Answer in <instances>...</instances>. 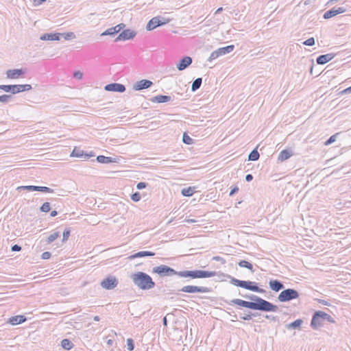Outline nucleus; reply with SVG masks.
I'll use <instances>...</instances> for the list:
<instances>
[{
	"label": "nucleus",
	"mask_w": 351,
	"mask_h": 351,
	"mask_svg": "<svg viewBox=\"0 0 351 351\" xmlns=\"http://www.w3.org/2000/svg\"><path fill=\"white\" fill-rule=\"evenodd\" d=\"M131 279L137 287L143 290H149L155 287V282L151 276L143 271L132 274Z\"/></svg>",
	"instance_id": "nucleus-3"
},
{
	"label": "nucleus",
	"mask_w": 351,
	"mask_h": 351,
	"mask_svg": "<svg viewBox=\"0 0 351 351\" xmlns=\"http://www.w3.org/2000/svg\"><path fill=\"white\" fill-rule=\"evenodd\" d=\"M269 286V288L275 292H278L284 289L283 283L279 280H270Z\"/></svg>",
	"instance_id": "nucleus-19"
},
{
	"label": "nucleus",
	"mask_w": 351,
	"mask_h": 351,
	"mask_svg": "<svg viewBox=\"0 0 351 351\" xmlns=\"http://www.w3.org/2000/svg\"><path fill=\"white\" fill-rule=\"evenodd\" d=\"M169 19H165L162 16H160V22L161 23V25H165L169 22Z\"/></svg>",
	"instance_id": "nucleus-53"
},
{
	"label": "nucleus",
	"mask_w": 351,
	"mask_h": 351,
	"mask_svg": "<svg viewBox=\"0 0 351 351\" xmlns=\"http://www.w3.org/2000/svg\"><path fill=\"white\" fill-rule=\"evenodd\" d=\"M147 186V183L144 182H140L137 184L136 188L138 190H141V189L146 188Z\"/></svg>",
	"instance_id": "nucleus-47"
},
{
	"label": "nucleus",
	"mask_w": 351,
	"mask_h": 351,
	"mask_svg": "<svg viewBox=\"0 0 351 351\" xmlns=\"http://www.w3.org/2000/svg\"><path fill=\"white\" fill-rule=\"evenodd\" d=\"M111 28H112V30L113 31L114 35H116L117 34H118L119 32H121L120 29H118L117 25L112 27Z\"/></svg>",
	"instance_id": "nucleus-58"
},
{
	"label": "nucleus",
	"mask_w": 351,
	"mask_h": 351,
	"mask_svg": "<svg viewBox=\"0 0 351 351\" xmlns=\"http://www.w3.org/2000/svg\"><path fill=\"white\" fill-rule=\"evenodd\" d=\"M186 221L188 223H195L196 221L195 219H186Z\"/></svg>",
	"instance_id": "nucleus-64"
},
{
	"label": "nucleus",
	"mask_w": 351,
	"mask_h": 351,
	"mask_svg": "<svg viewBox=\"0 0 351 351\" xmlns=\"http://www.w3.org/2000/svg\"><path fill=\"white\" fill-rule=\"evenodd\" d=\"M250 299V302L241 299H234L228 302L229 304H237L252 310H258L265 312H276L278 306L257 295H250L245 296Z\"/></svg>",
	"instance_id": "nucleus-2"
},
{
	"label": "nucleus",
	"mask_w": 351,
	"mask_h": 351,
	"mask_svg": "<svg viewBox=\"0 0 351 351\" xmlns=\"http://www.w3.org/2000/svg\"><path fill=\"white\" fill-rule=\"evenodd\" d=\"M303 323V320L301 319H298L286 325V328L287 330L291 329H300L301 326Z\"/></svg>",
	"instance_id": "nucleus-24"
},
{
	"label": "nucleus",
	"mask_w": 351,
	"mask_h": 351,
	"mask_svg": "<svg viewBox=\"0 0 351 351\" xmlns=\"http://www.w3.org/2000/svg\"><path fill=\"white\" fill-rule=\"evenodd\" d=\"M300 293L293 289H287L282 290L278 296V300L281 302H289L291 300L298 299Z\"/></svg>",
	"instance_id": "nucleus-6"
},
{
	"label": "nucleus",
	"mask_w": 351,
	"mask_h": 351,
	"mask_svg": "<svg viewBox=\"0 0 351 351\" xmlns=\"http://www.w3.org/2000/svg\"><path fill=\"white\" fill-rule=\"evenodd\" d=\"M127 348L130 351H132L134 349V342L131 338L127 339Z\"/></svg>",
	"instance_id": "nucleus-39"
},
{
	"label": "nucleus",
	"mask_w": 351,
	"mask_h": 351,
	"mask_svg": "<svg viewBox=\"0 0 351 351\" xmlns=\"http://www.w3.org/2000/svg\"><path fill=\"white\" fill-rule=\"evenodd\" d=\"M315 38L313 37L309 38L303 42V44L306 46H313L315 45Z\"/></svg>",
	"instance_id": "nucleus-41"
},
{
	"label": "nucleus",
	"mask_w": 351,
	"mask_h": 351,
	"mask_svg": "<svg viewBox=\"0 0 351 351\" xmlns=\"http://www.w3.org/2000/svg\"><path fill=\"white\" fill-rule=\"evenodd\" d=\"M11 250L12 252H19L21 250V247L17 244H15L14 245L12 246L11 247Z\"/></svg>",
	"instance_id": "nucleus-51"
},
{
	"label": "nucleus",
	"mask_w": 351,
	"mask_h": 351,
	"mask_svg": "<svg viewBox=\"0 0 351 351\" xmlns=\"http://www.w3.org/2000/svg\"><path fill=\"white\" fill-rule=\"evenodd\" d=\"M58 215V212L56 210H52L50 213L51 217H56Z\"/></svg>",
	"instance_id": "nucleus-61"
},
{
	"label": "nucleus",
	"mask_w": 351,
	"mask_h": 351,
	"mask_svg": "<svg viewBox=\"0 0 351 351\" xmlns=\"http://www.w3.org/2000/svg\"><path fill=\"white\" fill-rule=\"evenodd\" d=\"M96 160L99 163L103 164H109L111 162H115L116 160L115 158H113L112 157L105 156L103 155L98 156L96 158Z\"/></svg>",
	"instance_id": "nucleus-25"
},
{
	"label": "nucleus",
	"mask_w": 351,
	"mask_h": 351,
	"mask_svg": "<svg viewBox=\"0 0 351 351\" xmlns=\"http://www.w3.org/2000/svg\"><path fill=\"white\" fill-rule=\"evenodd\" d=\"M155 253L149 251H140L128 257L130 260H132L136 258H142L145 256H154Z\"/></svg>",
	"instance_id": "nucleus-21"
},
{
	"label": "nucleus",
	"mask_w": 351,
	"mask_h": 351,
	"mask_svg": "<svg viewBox=\"0 0 351 351\" xmlns=\"http://www.w3.org/2000/svg\"><path fill=\"white\" fill-rule=\"evenodd\" d=\"M104 90L110 92L123 93L125 90V86L122 84L111 83L106 85Z\"/></svg>",
	"instance_id": "nucleus-12"
},
{
	"label": "nucleus",
	"mask_w": 351,
	"mask_h": 351,
	"mask_svg": "<svg viewBox=\"0 0 351 351\" xmlns=\"http://www.w3.org/2000/svg\"><path fill=\"white\" fill-rule=\"evenodd\" d=\"M60 236L59 234V232H53L52 234H51L48 237L47 239H46V243L47 244H49L51 243H52L53 241H54L58 237Z\"/></svg>",
	"instance_id": "nucleus-34"
},
{
	"label": "nucleus",
	"mask_w": 351,
	"mask_h": 351,
	"mask_svg": "<svg viewBox=\"0 0 351 351\" xmlns=\"http://www.w3.org/2000/svg\"><path fill=\"white\" fill-rule=\"evenodd\" d=\"M136 35V32L130 29H125L121 32L119 36L115 38L114 41H125L128 40L133 39Z\"/></svg>",
	"instance_id": "nucleus-10"
},
{
	"label": "nucleus",
	"mask_w": 351,
	"mask_h": 351,
	"mask_svg": "<svg viewBox=\"0 0 351 351\" xmlns=\"http://www.w3.org/2000/svg\"><path fill=\"white\" fill-rule=\"evenodd\" d=\"M47 0H34V3L36 5H40Z\"/></svg>",
	"instance_id": "nucleus-56"
},
{
	"label": "nucleus",
	"mask_w": 351,
	"mask_h": 351,
	"mask_svg": "<svg viewBox=\"0 0 351 351\" xmlns=\"http://www.w3.org/2000/svg\"><path fill=\"white\" fill-rule=\"evenodd\" d=\"M252 316H255V314L250 313L247 315H244L243 317H241V319H242L243 320L248 321V320H250L252 319Z\"/></svg>",
	"instance_id": "nucleus-49"
},
{
	"label": "nucleus",
	"mask_w": 351,
	"mask_h": 351,
	"mask_svg": "<svg viewBox=\"0 0 351 351\" xmlns=\"http://www.w3.org/2000/svg\"><path fill=\"white\" fill-rule=\"evenodd\" d=\"M162 323H163V325L164 326H167V317H165L162 319Z\"/></svg>",
	"instance_id": "nucleus-63"
},
{
	"label": "nucleus",
	"mask_w": 351,
	"mask_h": 351,
	"mask_svg": "<svg viewBox=\"0 0 351 351\" xmlns=\"http://www.w3.org/2000/svg\"><path fill=\"white\" fill-rule=\"evenodd\" d=\"M222 10H223V8H221H221H219L215 11V14H219L221 12H222Z\"/></svg>",
	"instance_id": "nucleus-62"
},
{
	"label": "nucleus",
	"mask_w": 351,
	"mask_h": 351,
	"mask_svg": "<svg viewBox=\"0 0 351 351\" xmlns=\"http://www.w3.org/2000/svg\"><path fill=\"white\" fill-rule=\"evenodd\" d=\"M25 73V70L23 69H10L6 72L7 77L10 79H16L20 75H23Z\"/></svg>",
	"instance_id": "nucleus-16"
},
{
	"label": "nucleus",
	"mask_w": 351,
	"mask_h": 351,
	"mask_svg": "<svg viewBox=\"0 0 351 351\" xmlns=\"http://www.w3.org/2000/svg\"><path fill=\"white\" fill-rule=\"evenodd\" d=\"M219 54L218 53V51L217 49L213 51L210 54V56H209L208 58V61L211 62L213 61V60H215L216 58H217L218 57H219Z\"/></svg>",
	"instance_id": "nucleus-42"
},
{
	"label": "nucleus",
	"mask_w": 351,
	"mask_h": 351,
	"mask_svg": "<svg viewBox=\"0 0 351 351\" xmlns=\"http://www.w3.org/2000/svg\"><path fill=\"white\" fill-rule=\"evenodd\" d=\"M192 58L189 56H184L176 64V67L179 71H183L189 66L192 63Z\"/></svg>",
	"instance_id": "nucleus-15"
},
{
	"label": "nucleus",
	"mask_w": 351,
	"mask_h": 351,
	"mask_svg": "<svg viewBox=\"0 0 351 351\" xmlns=\"http://www.w3.org/2000/svg\"><path fill=\"white\" fill-rule=\"evenodd\" d=\"M254 292L260 293H265L266 292V291L265 289H263L259 288L258 287V285H256L255 288H254Z\"/></svg>",
	"instance_id": "nucleus-52"
},
{
	"label": "nucleus",
	"mask_w": 351,
	"mask_h": 351,
	"mask_svg": "<svg viewBox=\"0 0 351 351\" xmlns=\"http://www.w3.org/2000/svg\"><path fill=\"white\" fill-rule=\"evenodd\" d=\"M335 54L332 53L324 54V55H321L317 58L316 62H317V64H320V65L325 64L327 62H328L329 61H330L332 59H333L335 58Z\"/></svg>",
	"instance_id": "nucleus-18"
},
{
	"label": "nucleus",
	"mask_w": 351,
	"mask_h": 351,
	"mask_svg": "<svg viewBox=\"0 0 351 351\" xmlns=\"http://www.w3.org/2000/svg\"><path fill=\"white\" fill-rule=\"evenodd\" d=\"M152 84L153 82L149 80H141L133 85V89L141 90L151 87Z\"/></svg>",
	"instance_id": "nucleus-13"
},
{
	"label": "nucleus",
	"mask_w": 351,
	"mask_h": 351,
	"mask_svg": "<svg viewBox=\"0 0 351 351\" xmlns=\"http://www.w3.org/2000/svg\"><path fill=\"white\" fill-rule=\"evenodd\" d=\"M195 193V187L189 186L182 189L181 193L184 197H191Z\"/></svg>",
	"instance_id": "nucleus-28"
},
{
	"label": "nucleus",
	"mask_w": 351,
	"mask_h": 351,
	"mask_svg": "<svg viewBox=\"0 0 351 351\" xmlns=\"http://www.w3.org/2000/svg\"><path fill=\"white\" fill-rule=\"evenodd\" d=\"M182 141L186 145H191L193 143V140L186 132L183 134Z\"/></svg>",
	"instance_id": "nucleus-35"
},
{
	"label": "nucleus",
	"mask_w": 351,
	"mask_h": 351,
	"mask_svg": "<svg viewBox=\"0 0 351 351\" xmlns=\"http://www.w3.org/2000/svg\"><path fill=\"white\" fill-rule=\"evenodd\" d=\"M118 285V280L116 278V277L113 276H109L105 279H104L101 283L100 285L107 289V290H111L115 288Z\"/></svg>",
	"instance_id": "nucleus-9"
},
{
	"label": "nucleus",
	"mask_w": 351,
	"mask_h": 351,
	"mask_svg": "<svg viewBox=\"0 0 351 351\" xmlns=\"http://www.w3.org/2000/svg\"><path fill=\"white\" fill-rule=\"evenodd\" d=\"M317 301L319 304H322L323 305L330 306V303L328 301H326V300H322V299H317Z\"/></svg>",
	"instance_id": "nucleus-54"
},
{
	"label": "nucleus",
	"mask_w": 351,
	"mask_h": 351,
	"mask_svg": "<svg viewBox=\"0 0 351 351\" xmlns=\"http://www.w3.org/2000/svg\"><path fill=\"white\" fill-rule=\"evenodd\" d=\"M152 273L157 274L160 277L176 275L180 278H189L191 279L208 278L214 277L217 274L215 271L205 270H184L177 271L174 269L165 265H160L153 267Z\"/></svg>",
	"instance_id": "nucleus-1"
},
{
	"label": "nucleus",
	"mask_w": 351,
	"mask_h": 351,
	"mask_svg": "<svg viewBox=\"0 0 351 351\" xmlns=\"http://www.w3.org/2000/svg\"><path fill=\"white\" fill-rule=\"evenodd\" d=\"M324 321L332 324L335 322L329 314L322 311H315L312 316L311 327L314 330H317L324 326Z\"/></svg>",
	"instance_id": "nucleus-4"
},
{
	"label": "nucleus",
	"mask_w": 351,
	"mask_h": 351,
	"mask_svg": "<svg viewBox=\"0 0 351 351\" xmlns=\"http://www.w3.org/2000/svg\"><path fill=\"white\" fill-rule=\"evenodd\" d=\"M36 191H40L44 193H53V190L47 186H37Z\"/></svg>",
	"instance_id": "nucleus-37"
},
{
	"label": "nucleus",
	"mask_w": 351,
	"mask_h": 351,
	"mask_svg": "<svg viewBox=\"0 0 351 351\" xmlns=\"http://www.w3.org/2000/svg\"><path fill=\"white\" fill-rule=\"evenodd\" d=\"M70 235V230L69 229H67L66 228L64 232H63V234H62V241L64 242L68 240L69 239V237Z\"/></svg>",
	"instance_id": "nucleus-45"
},
{
	"label": "nucleus",
	"mask_w": 351,
	"mask_h": 351,
	"mask_svg": "<svg viewBox=\"0 0 351 351\" xmlns=\"http://www.w3.org/2000/svg\"><path fill=\"white\" fill-rule=\"evenodd\" d=\"M117 27H118V29H120V31H121L125 27V25L124 23H120V24L117 25Z\"/></svg>",
	"instance_id": "nucleus-60"
},
{
	"label": "nucleus",
	"mask_w": 351,
	"mask_h": 351,
	"mask_svg": "<svg viewBox=\"0 0 351 351\" xmlns=\"http://www.w3.org/2000/svg\"><path fill=\"white\" fill-rule=\"evenodd\" d=\"M51 210L50 204L49 202H45L40 207V210L43 213H47Z\"/></svg>",
	"instance_id": "nucleus-36"
},
{
	"label": "nucleus",
	"mask_w": 351,
	"mask_h": 351,
	"mask_svg": "<svg viewBox=\"0 0 351 351\" xmlns=\"http://www.w3.org/2000/svg\"><path fill=\"white\" fill-rule=\"evenodd\" d=\"M234 49V45H230L226 47H221L217 49L219 56L226 55L232 52Z\"/></svg>",
	"instance_id": "nucleus-27"
},
{
	"label": "nucleus",
	"mask_w": 351,
	"mask_h": 351,
	"mask_svg": "<svg viewBox=\"0 0 351 351\" xmlns=\"http://www.w3.org/2000/svg\"><path fill=\"white\" fill-rule=\"evenodd\" d=\"M61 346L66 350H71L73 346V343L68 339H64L61 341Z\"/></svg>",
	"instance_id": "nucleus-29"
},
{
	"label": "nucleus",
	"mask_w": 351,
	"mask_h": 351,
	"mask_svg": "<svg viewBox=\"0 0 351 351\" xmlns=\"http://www.w3.org/2000/svg\"><path fill=\"white\" fill-rule=\"evenodd\" d=\"M101 36H114V34L113 32V31L112 30V28H108L107 29L106 31H104V32H102L101 34Z\"/></svg>",
	"instance_id": "nucleus-46"
},
{
	"label": "nucleus",
	"mask_w": 351,
	"mask_h": 351,
	"mask_svg": "<svg viewBox=\"0 0 351 351\" xmlns=\"http://www.w3.org/2000/svg\"><path fill=\"white\" fill-rule=\"evenodd\" d=\"M32 89L30 84L0 85V90L13 95Z\"/></svg>",
	"instance_id": "nucleus-5"
},
{
	"label": "nucleus",
	"mask_w": 351,
	"mask_h": 351,
	"mask_svg": "<svg viewBox=\"0 0 351 351\" xmlns=\"http://www.w3.org/2000/svg\"><path fill=\"white\" fill-rule=\"evenodd\" d=\"M230 282L232 285L247 289V290H250V291H254V288L257 284L256 282H252V281H250V280H247V281L241 280L237 279V278H235L234 277H231V276H230Z\"/></svg>",
	"instance_id": "nucleus-7"
},
{
	"label": "nucleus",
	"mask_w": 351,
	"mask_h": 351,
	"mask_svg": "<svg viewBox=\"0 0 351 351\" xmlns=\"http://www.w3.org/2000/svg\"><path fill=\"white\" fill-rule=\"evenodd\" d=\"M62 36L61 33H46L40 36L41 40H60Z\"/></svg>",
	"instance_id": "nucleus-17"
},
{
	"label": "nucleus",
	"mask_w": 351,
	"mask_h": 351,
	"mask_svg": "<svg viewBox=\"0 0 351 351\" xmlns=\"http://www.w3.org/2000/svg\"><path fill=\"white\" fill-rule=\"evenodd\" d=\"M202 77H198L197 79H195L193 83H192V85H191V90L193 92H195L196 91L197 89L199 88V87L201 86V84H202Z\"/></svg>",
	"instance_id": "nucleus-30"
},
{
	"label": "nucleus",
	"mask_w": 351,
	"mask_h": 351,
	"mask_svg": "<svg viewBox=\"0 0 351 351\" xmlns=\"http://www.w3.org/2000/svg\"><path fill=\"white\" fill-rule=\"evenodd\" d=\"M343 93H346V94H348V93H351V86L346 88L345 90H343L342 91Z\"/></svg>",
	"instance_id": "nucleus-59"
},
{
	"label": "nucleus",
	"mask_w": 351,
	"mask_h": 351,
	"mask_svg": "<svg viewBox=\"0 0 351 351\" xmlns=\"http://www.w3.org/2000/svg\"><path fill=\"white\" fill-rule=\"evenodd\" d=\"M337 134H334V135H332L324 143L325 145H329L330 144H332V143H334L335 141H336V138H337Z\"/></svg>",
	"instance_id": "nucleus-43"
},
{
	"label": "nucleus",
	"mask_w": 351,
	"mask_h": 351,
	"mask_svg": "<svg viewBox=\"0 0 351 351\" xmlns=\"http://www.w3.org/2000/svg\"><path fill=\"white\" fill-rule=\"evenodd\" d=\"M92 154H88L80 149L74 148L71 154V156L82 158L84 160H88L90 157L93 156Z\"/></svg>",
	"instance_id": "nucleus-14"
},
{
	"label": "nucleus",
	"mask_w": 351,
	"mask_h": 351,
	"mask_svg": "<svg viewBox=\"0 0 351 351\" xmlns=\"http://www.w3.org/2000/svg\"><path fill=\"white\" fill-rule=\"evenodd\" d=\"M141 194L138 192H136L131 195L132 201L137 202L141 199Z\"/></svg>",
	"instance_id": "nucleus-44"
},
{
	"label": "nucleus",
	"mask_w": 351,
	"mask_h": 351,
	"mask_svg": "<svg viewBox=\"0 0 351 351\" xmlns=\"http://www.w3.org/2000/svg\"><path fill=\"white\" fill-rule=\"evenodd\" d=\"M159 26H161V23L160 22V16H158L149 21L147 24L146 29L148 31H151Z\"/></svg>",
	"instance_id": "nucleus-20"
},
{
	"label": "nucleus",
	"mask_w": 351,
	"mask_h": 351,
	"mask_svg": "<svg viewBox=\"0 0 351 351\" xmlns=\"http://www.w3.org/2000/svg\"><path fill=\"white\" fill-rule=\"evenodd\" d=\"M346 12L344 7L332 8V9L326 11L323 16L324 19H329L339 14H343Z\"/></svg>",
	"instance_id": "nucleus-11"
},
{
	"label": "nucleus",
	"mask_w": 351,
	"mask_h": 351,
	"mask_svg": "<svg viewBox=\"0 0 351 351\" xmlns=\"http://www.w3.org/2000/svg\"><path fill=\"white\" fill-rule=\"evenodd\" d=\"M252 179H253V176L252 174H247L245 176V180L247 182H250L252 180Z\"/></svg>",
	"instance_id": "nucleus-57"
},
{
	"label": "nucleus",
	"mask_w": 351,
	"mask_h": 351,
	"mask_svg": "<svg viewBox=\"0 0 351 351\" xmlns=\"http://www.w3.org/2000/svg\"><path fill=\"white\" fill-rule=\"evenodd\" d=\"M50 257H51V253L49 252H45L41 255V258L43 260L49 259Z\"/></svg>",
	"instance_id": "nucleus-50"
},
{
	"label": "nucleus",
	"mask_w": 351,
	"mask_h": 351,
	"mask_svg": "<svg viewBox=\"0 0 351 351\" xmlns=\"http://www.w3.org/2000/svg\"><path fill=\"white\" fill-rule=\"evenodd\" d=\"M259 156V153L258 152L256 148H255L248 155V160L256 161L258 160Z\"/></svg>",
	"instance_id": "nucleus-31"
},
{
	"label": "nucleus",
	"mask_w": 351,
	"mask_h": 351,
	"mask_svg": "<svg viewBox=\"0 0 351 351\" xmlns=\"http://www.w3.org/2000/svg\"><path fill=\"white\" fill-rule=\"evenodd\" d=\"M37 186L33 185H27V186H21L16 188L17 191L26 190L28 191H36Z\"/></svg>",
	"instance_id": "nucleus-33"
},
{
	"label": "nucleus",
	"mask_w": 351,
	"mask_h": 351,
	"mask_svg": "<svg viewBox=\"0 0 351 351\" xmlns=\"http://www.w3.org/2000/svg\"><path fill=\"white\" fill-rule=\"evenodd\" d=\"M238 191H239V188L237 186L234 187L233 189H231V191H230V192L229 193L230 196H232L237 192H238Z\"/></svg>",
	"instance_id": "nucleus-55"
},
{
	"label": "nucleus",
	"mask_w": 351,
	"mask_h": 351,
	"mask_svg": "<svg viewBox=\"0 0 351 351\" xmlns=\"http://www.w3.org/2000/svg\"><path fill=\"white\" fill-rule=\"evenodd\" d=\"M238 265L241 267H245V268H247V269L251 270L252 271H253V265H252V264L250 263V262L247 261L241 260V261H240L238 263Z\"/></svg>",
	"instance_id": "nucleus-32"
},
{
	"label": "nucleus",
	"mask_w": 351,
	"mask_h": 351,
	"mask_svg": "<svg viewBox=\"0 0 351 351\" xmlns=\"http://www.w3.org/2000/svg\"><path fill=\"white\" fill-rule=\"evenodd\" d=\"M12 98L10 95H2L0 96V102L1 103H7Z\"/></svg>",
	"instance_id": "nucleus-40"
},
{
	"label": "nucleus",
	"mask_w": 351,
	"mask_h": 351,
	"mask_svg": "<svg viewBox=\"0 0 351 351\" xmlns=\"http://www.w3.org/2000/svg\"><path fill=\"white\" fill-rule=\"evenodd\" d=\"M180 291L187 293H209L211 291L210 288L207 287H198L195 285H186L184 286Z\"/></svg>",
	"instance_id": "nucleus-8"
},
{
	"label": "nucleus",
	"mask_w": 351,
	"mask_h": 351,
	"mask_svg": "<svg viewBox=\"0 0 351 351\" xmlns=\"http://www.w3.org/2000/svg\"><path fill=\"white\" fill-rule=\"evenodd\" d=\"M61 37H63L65 40H69L75 38V35L73 32H67L62 34Z\"/></svg>",
	"instance_id": "nucleus-38"
},
{
	"label": "nucleus",
	"mask_w": 351,
	"mask_h": 351,
	"mask_svg": "<svg viewBox=\"0 0 351 351\" xmlns=\"http://www.w3.org/2000/svg\"><path fill=\"white\" fill-rule=\"evenodd\" d=\"M73 76L76 78V79H78V80H81L82 79V77H83V74L82 72H80V71H76L74 72L73 73Z\"/></svg>",
	"instance_id": "nucleus-48"
},
{
	"label": "nucleus",
	"mask_w": 351,
	"mask_h": 351,
	"mask_svg": "<svg viewBox=\"0 0 351 351\" xmlns=\"http://www.w3.org/2000/svg\"><path fill=\"white\" fill-rule=\"evenodd\" d=\"M26 317L24 315L12 316L9 319L8 322L13 326L22 324L26 321Z\"/></svg>",
	"instance_id": "nucleus-22"
},
{
	"label": "nucleus",
	"mask_w": 351,
	"mask_h": 351,
	"mask_svg": "<svg viewBox=\"0 0 351 351\" xmlns=\"http://www.w3.org/2000/svg\"><path fill=\"white\" fill-rule=\"evenodd\" d=\"M292 156V152L288 149H284L280 152L279 156L278 157V160L280 161H284L289 159Z\"/></svg>",
	"instance_id": "nucleus-26"
},
{
	"label": "nucleus",
	"mask_w": 351,
	"mask_h": 351,
	"mask_svg": "<svg viewBox=\"0 0 351 351\" xmlns=\"http://www.w3.org/2000/svg\"><path fill=\"white\" fill-rule=\"evenodd\" d=\"M171 100V97L169 95H159L153 97L150 99V101L154 103H165Z\"/></svg>",
	"instance_id": "nucleus-23"
}]
</instances>
